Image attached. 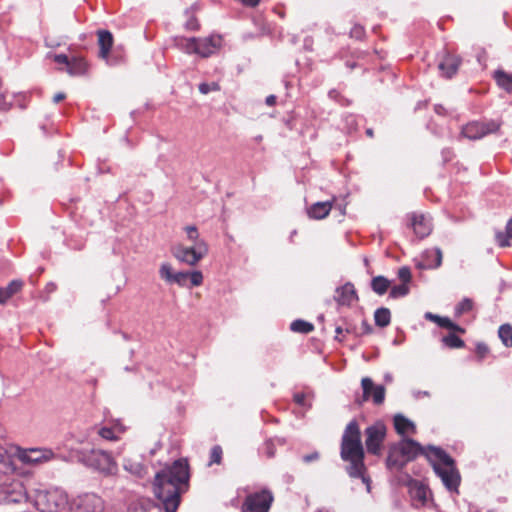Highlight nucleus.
<instances>
[{
  "instance_id": "1",
  "label": "nucleus",
  "mask_w": 512,
  "mask_h": 512,
  "mask_svg": "<svg viewBox=\"0 0 512 512\" xmlns=\"http://www.w3.org/2000/svg\"><path fill=\"white\" fill-rule=\"evenodd\" d=\"M16 456L22 463L39 465L55 458L51 449L6 446L5 439H0V503L10 505L26 501V493L22 483L15 478L16 470L13 457Z\"/></svg>"
},
{
  "instance_id": "2",
  "label": "nucleus",
  "mask_w": 512,
  "mask_h": 512,
  "mask_svg": "<svg viewBox=\"0 0 512 512\" xmlns=\"http://www.w3.org/2000/svg\"><path fill=\"white\" fill-rule=\"evenodd\" d=\"M189 479L188 463L186 460H176L171 466L158 472L154 481L155 496L161 505L134 506L129 512H176L180 503L182 486Z\"/></svg>"
},
{
  "instance_id": "3",
  "label": "nucleus",
  "mask_w": 512,
  "mask_h": 512,
  "mask_svg": "<svg viewBox=\"0 0 512 512\" xmlns=\"http://www.w3.org/2000/svg\"><path fill=\"white\" fill-rule=\"evenodd\" d=\"M341 458L350 462L348 473L351 477L367 479L364 476V450L360 438V430L356 421H351L344 431L341 443Z\"/></svg>"
},
{
  "instance_id": "4",
  "label": "nucleus",
  "mask_w": 512,
  "mask_h": 512,
  "mask_svg": "<svg viewBox=\"0 0 512 512\" xmlns=\"http://www.w3.org/2000/svg\"><path fill=\"white\" fill-rule=\"evenodd\" d=\"M184 230L186 231L187 239L193 244L189 247L183 246L181 244L175 246L173 248V255L179 261L190 266H195L208 254L209 247L206 241L200 238L196 226H186Z\"/></svg>"
},
{
  "instance_id": "5",
  "label": "nucleus",
  "mask_w": 512,
  "mask_h": 512,
  "mask_svg": "<svg viewBox=\"0 0 512 512\" xmlns=\"http://www.w3.org/2000/svg\"><path fill=\"white\" fill-rule=\"evenodd\" d=\"M432 455L438 460L434 463V471L441 478L443 484L450 491H457L460 483V475L455 468L454 460L444 450L430 447Z\"/></svg>"
},
{
  "instance_id": "6",
  "label": "nucleus",
  "mask_w": 512,
  "mask_h": 512,
  "mask_svg": "<svg viewBox=\"0 0 512 512\" xmlns=\"http://www.w3.org/2000/svg\"><path fill=\"white\" fill-rule=\"evenodd\" d=\"M80 461L105 476L116 475L118 471L117 462L105 450L91 449L79 452Z\"/></svg>"
},
{
  "instance_id": "7",
  "label": "nucleus",
  "mask_w": 512,
  "mask_h": 512,
  "mask_svg": "<svg viewBox=\"0 0 512 512\" xmlns=\"http://www.w3.org/2000/svg\"><path fill=\"white\" fill-rule=\"evenodd\" d=\"M67 504L68 496L59 488L38 490L34 496V505L40 512H61Z\"/></svg>"
},
{
  "instance_id": "8",
  "label": "nucleus",
  "mask_w": 512,
  "mask_h": 512,
  "mask_svg": "<svg viewBox=\"0 0 512 512\" xmlns=\"http://www.w3.org/2000/svg\"><path fill=\"white\" fill-rule=\"evenodd\" d=\"M104 501L95 493L78 495L70 504V512H103Z\"/></svg>"
},
{
  "instance_id": "9",
  "label": "nucleus",
  "mask_w": 512,
  "mask_h": 512,
  "mask_svg": "<svg viewBox=\"0 0 512 512\" xmlns=\"http://www.w3.org/2000/svg\"><path fill=\"white\" fill-rule=\"evenodd\" d=\"M361 387L363 394L361 397H357L355 402L358 405H362L372 397L375 405H381L385 399V388L382 385H375L371 378L363 377L361 380Z\"/></svg>"
},
{
  "instance_id": "10",
  "label": "nucleus",
  "mask_w": 512,
  "mask_h": 512,
  "mask_svg": "<svg viewBox=\"0 0 512 512\" xmlns=\"http://www.w3.org/2000/svg\"><path fill=\"white\" fill-rule=\"evenodd\" d=\"M273 496L271 492L263 490L258 493L250 494L246 497L242 506L243 512H268Z\"/></svg>"
},
{
  "instance_id": "11",
  "label": "nucleus",
  "mask_w": 512,
  "mask_h": 512,
  "mask_svg": "<svg viewBox=\"0 0 512 512\" xmlns=\"http://www.w3.org/2000/svg\"><path fill=\"white\" fill-rule=\"evenodd\" d=\"M366 434V448L369 453L379 454L381 445L386 436V427L382 422H376L365 430Z\"/></svg>"
},
{
  "instance_id": "12",
  "label": "nucleus",
  "mask_w": 512,
  "mask_h": 512,
  "mask_svg": "<svg viewBox=\"0 0 512 512\" xmlns=\"http://www.w3.org/2000/svg\"><path fill=\"white\" fill-rule=\"evenodd\" d=\"M499 128L500 124L496 121L471 122L462 128L461 134L470 140H477L497 132Z\"/></svg>"
},
{
  "instance_id": "13",
  "label": "nucleus",
  "mask_w": 512,
  "mask_h": 512,
  "mask_svg": "<svg viewBox=\"0 0 512 512\" xmlns=\"http://www.w3.org/2000/svg\"><path fill=\"white\" fill-rule=\"evenodd\" d=\"M222 38L218 35H211L205 38H196L195 54L201 57H209L221 46Z\"/></svg>"
},
{
  "instance_id": "14",
  "label": "nucleus",
  "mask_w": 512,
  "mask_h": 512,
  "mask_svg": "<svg viewBox=\"0 0 512 512\" xmlns=\"http://www.w3.org/2000/svg\"><path fill=\"white\" fill-rule=\"evenodd\" d=\"M461 58L457 55L445 53L438 63V70L442 77L452 78L458 71Z\"/></svg>"
},
{
  "instance_id": "15",
  "label": "nucleus",
  "mask_w": 512,
  "mask_h": 512,
  "mask_svg": "<svg viewBox=\"0 0 512 512\" xmlns=\"http://www.w3.org/2000/svg\"><path fill=\"white\" fill-rule=\"evenodd\" d=\"M410 220L414 233L420 239L427 237L431 233L432 226L430 220L427 219L423 214L413 213L410 216Z\"/></svg>"
},
{
  "instance_id": "16",
  "label": "nucleus",
  "mask_w": 512,
  "mask_h": 512,
  "mask_svg": "<svg viewBox=\"0 0 512 512\" xmlns=\"http://www.w3.org/2000/svg\"><path fill=\"white\" fill-rule=\"evenodd\" d=\"M358 299L354 285L350 282L336 289L335 300L339 305H351Z\"/></svg>"
},
{
  "instance_id": "17",
  "label": "nucleus",
  "mask_w": 512,
  "mask_h": 512,
  "mask_svg": "<svg viewBox=\"0 0 512 512\" xmlns=\"http://www.w3.org/2000/svg\"><path fill=\"white\" fill-rule=\"evenodd\" d=\"M404 458L409 462L421 452L420 445L412 439H402L396 444Z\"/></svg>"
},
{
  "instance_id": "18",
  "label": "nucleus",
  "mask_w": 512,
  "mask_h": 512,
  "mask_svg": "<svg viewBox=\"0 0 512 512\" xmlns=\"http://www.w3.org/2000/svg\"><path fill=\"white\" fill-rule=\"evenodd\" d=\"M97 34H98V44L100 47L99 56L102 59L107 60L109 52L113 45V36L107 30H99Z\"/></svg>"
},
{
  "instance_id": "19",
  "label": "nucleus",
  "mask_w": 512,
  "mask_h": 512,
  "mask_svg": "<svg viewBox=\"0 0 512 512\" xmlns=\"http://www.w3.org/2000/svg\"><path fill=\"white\" fill-rule=\"evenodd\" d=\"M442 251L440 248H434L432 250H427L423 253L424 263L423 268L427 269H435L441 266L442 264Z\"/></svg>"
},
{
  "instance_id": "20",
  "label": "nucleus",
  "mask_w": 512,
  "mask_h": 512,
  "mask_svg": "<svg viewBox=\"0 0 512 512\" xmlns=\"http://www.w3.org/2000/svg\"><path fill=\"white\" fill-rule=\"evenodd\" d=\"M394 427L398 434L404 436L408 434H414L416 427L414 423L401 414H397L394 417Z\"/></svg>"
},
{
  "instance_id": "21",
  "label": "nucleus",
  "mask_w": 512,
  "mask_h": 512,
  "mask_svg": "<svg viewBox=\"0 0 512 512\" xmlns=\"http://www.w3.org/2000/svg\"><path fill=\"white\" fill-rule=\"evenodd\" d=\"M407 462L408 461L404 458L398 446L396 444L393 445L389 450V454L386 460L388 468L401 469Z\"/></svg>"
},
{
  "instance_id": "22",
  "label": "nucleus",
  "mask_w": 512,
  "mask_h": 512,
  "mask_svg": "<svg viewBox=\"0 0 512 512\" xmlns=\"http://www.w3.org/2000/svg\"><path fill=\"white\" fill-rule=\"evenodd\" d=\"M332 203L330 201L325 202H317L314 203L309 209H308V215L310 218L313 219H324L326 216H328L329 212L331 211Z\"/></svg>"
},
{
  "instance_id": "23",
  "label": "nucleus",
  "mask_w": 512,
  "mask_h": 512,
  "mask_svg": "<svg viewBox=\"0 0 512 512\" xmlns=\"http://www.w3.org/2000/svg\"><path fill=\"white\" fill-rule=\"evenodd\" d=\"M123 468L135 477L143 478L146 474V468L138 459L125 458Z\"/></svg>"
},
{
  "instance_id": "24",
  "label": "nucleus",
  "mask_w": 512,
  "mask_h": 512,
  "mask_svg": "<svg viewBox=\"0 0 512 512\" xmlns=\"http://www.w3.org/2000/svg\"><path fill=\"white\" fill-rule=\"evenodd\" d=\"M22 286V281L13 280L6 288L0 289V304H5L14 294L21 290Z\"/></svg>"
},
{
  "instance_id": "25",
  "label": "nucleus",
  "mask_w": 512,
  "mask_h": 512,
  "mask_svg": "<svg viewBox=\"0 0 512 512\" xmlns=\"http://www.w3.org/2000/svg\"><path fill=\"white\" fill-rule=\"evenodd\" d=\"M174 45L183 50L185 53L192 54L195 53L196 47V38H186L183 36H176L173 39Z\"/></svg>"
},
{
  "instance_id": "26",
  "label": "nucleus",
  "mask_w": 512,
  "mask_h": 512,
  "mask_svg": "<svg viewBox=\"0 0 512 512\" xmlns=\"http://www.w3.org/2000/svg\"><path fill=\"white\" fill-rule=\"evenodd\" d=\"M54 61L57 62V63H60V64H65L67 66V72L70 74V75H79V74H82L86 71V63L85 61H79V64L81 65V67L79 68V70H75L71 65H70V60L68 59V57L64 54H58V55H54Z\"/></svg>"
},
{
  "instance_id": "27",
  "label": "nucleus",
  "mask_w": 512,
  "mask_h": 512,
  "mask_svg": "<svg viewBox=\"0 0 512 512\" xmlns=\"http://www.w3.org/2000/svg\"><path fill=\"white\" fill-rule=\"evenodd\" d=\"M390 285L391 282L384 276H376L371 280V288L378 295H384Z\"/></svg>"
},
{
  "instance_id": "28",
  "label": "nucleus",
  "mask_w": 512,
  "mask_h": 512,
  "mask_svg": "<svg viewBox=\"0 0 512 512\" xmlns=\"http://www.w3.org/2000/svg\"><path fill=\"white\" fill-rule=\"evenodd\" d=\"M94 429L97 435L103 440L116 442L120 439L116 431L110 426H96Z\"/></svg>"
},
{
  "instance_id": "29",
  "label": "nucleus",
  "mask_w": 512,
  "mask_h": 512,
  "mask_svg": "<svg viewBox=\"0 0 512 512\" xmlns=\"http://www.w3.org/2000/svg\"><path fill=\"white\" fill-rule=\"evenodd\" d=\"M494 78L497 84L503 88L504 90L510 92L512 91V75L508 74L502 70H497L494 73Z\"/></svg>"
},
{
  "instance_id": "30",
  "label": "nucleus",
  "mask_w": 512,
  "mask_h": 512,
  "mask_svg": "<svg viewBox=\"0 0 512 512\" xmlns=\"http://www.w3.org/2000/svg\"><path fill=\"white\" fill-rule=\"evenodd\" d=\"M375 324L379 327H386L390 324L391 314L388 308H378L374 313Z\"/></svg>"
},
{
  "instance_id": "31",
  "label": "nucleus",
  "mask_w": 512,
  "mask_h": 512,
  "mask_svg": "<svg viewBox=\"0 0 512 512\" xmlns=\"http://www.w3.org/2000/svg\"><path fill=\"white\" fill-rule=\"evenodd\" d=\"M505 230H506L505 233L504 232H497L496 233L497 243L501 247L509 246L510 245L509 239L512 240V218L509 219V221L507 222Z\"/></svg>"
},
{
  "instance_id": "32",
  "label": "nucleus",
  "mask_w": 512,
  "mask_h": 512,
  "mask_svg": "<svg viewBox=\"0 0 512 512\" xmlns=\"http://www.w3.org/2000/svg\"><path fill=\"white\" fill-rule=\"evenodd\" d=\"M290 329L295 333L308 334L314 330V326L310 322L298 319L291 323Z\"/></svg>"
},
{
  "instance_id": "33",
  "label": "nucleus",
  "mask_w": 512,
  "mask_h": 512,
  "mask_svg": "<svg viewBox=\"0 0 512 512\" xmlns=\"http://www.w3.org/2000/svg\"><path fill=\"white\" fill-rule=\"evenodd\" d=\"M499 338L506 347H512V326L503 324L498 330Z\"/></svg>"
},
{
  "instance_id": "34",
  "label": "nucleus",
  "mask_w": 512,
  "mask_h": 512,
  "mask_svg": "<svg viewBox=\"0 0 512 512\" xmlns=\"http://www.w3.org/2000/svg\"><path fill=\"white\" fill-rule=\"evenodd\" d=\"M411 494L413 498L417 499L421 504H424L427 500L428 490L424 485L415 483L411 487Z\"/></svg>"
},
{
  "instance_id": "35",
  "label": "nucleus",
  "mask_w": 512,
  "mask_h": 512,
  "mask_svg": "<svg viewBox=\"0 0 512 512\" xmlns=\"http://www.w3.org/2000/svg\"><path fill=\"white\" fill-rule=\"evenodd\" d=\"M442 342L448 348H462L465 346L464 341L454 333L444 336Z\"/></svg>"
},
{
  "instance_id": "36",
  "label": "nucleus",
  "mask_w": 512,
  "mask_h": 512,
  "mask_svg": "<svg viewBox=\"0 0 512 512\" xmlns=\"http://www.w3.org/2000/svg\"><path fill=\"white\" fill-rule=\"evenodd\" d=\"M175 271L169 263H163L159 269L160 277L169 284H173Z\"/></svg>"
},
{
  "instance_id": "37",
  "label": "nucleus",
  "mask_w": 512,
  "mask_h": 512,
  "mask_svg": "<svg viewBox=\"0 0 512 512\" xmlns=\"http://www.w3.org/2000/svg\"><path fill=\"white\" fill-rule=\"evenodd\" d=\"M438 326L442 327V328H446V329H449V330H452L454 332H458V333H464L465 330L455 324L454 322H452L448 317H440L439 319V322H438Z\"/></svg>"
},
{
  "instance_id": "38",
  "label": "nucleus",
  "mask_w": 512,
  "mask_h": 512,
  "mask_svg": "<svg viewBox=\"0 0 512 512\" xmlns=\"http://www.w3.org/2000/svg\"><path fill=\"white\" fill-rule=\"evenodd\" d=\"M408 293H409V286L407 284L402 283L400 285L393 286L390 290L389 296L391 298L396 299L399 297H404Z\"/></svg>"
},
{
  "instance_id": "39",
  "label": "nucleus",
  "mask_w": 512,
  "mask_h": 512,
  "mask_svg": "<svg viewBox=\"0 0 512 512\" xmlns=\"http://www.w3.org/2000/svg\"><path fill=\"white\" fill-rule=\"evenodd\" d=\"M222 460V448L218 445L214 446L210 452V462L212 464H220Z\"/></svg>"
},
{
  "instance_id": "40",
  "label": "nucleus",
  "mask_w": 512,
  "mask_h": 512,
  "mask_svg": "<svg viewBox=\"0 0 512 512\" xmlns=\"http://www.w3.org/2000/svg\"><path fill=\"white\" fill-rule=\"evenodd\" d=\"M473 308V301L469 298H464L456 307L457 314L469 312Z\"/></svg>"
},
{
  "instance_id": "41",
  "label": "nucleus",
  "mask_w": 512,
  "mask_h": 512,
  "mask_svg": "<svg viewBox=\"0 0 512 512\" xmlns=\"http://www.w3.org/2000/svg\"><path fill=\"white\" fill-rule=\"evenodd\" d=\"M220 90V86L218 83L216 82H212V83H201L199 85V91L200 93L202 94H208L209 92L211 91H218Z\"/></svg>"
},
{
  "instance_id": "42",
  "label": "nucleus",
  "mask_w": 512,
  "mask_h": 512,
  "mask_svg": "<svg viewBox=\"0 0 512 512\" xmlns=\"http://www.w3.org/2000/svg\"><path fill=\"white\" fill-rule=\"evenodd\" d=\"M188 279L190 280L192 286H200L203 282V274L198 270L189 272Z\"/></svg>"
},
{
  "instance_id": "43",
  "label": "nucleus",
  "mask_w": 512,
  "mask_h": 512,
  "mask_svg": "<svg viewBox=\"0 0 512 512\" xmlns=\"http://www.w3.org/2000/svg\"><path fill=\"white\" fill-rule=\"evenodd\" d=\"M411 277V271L408 267L404 266L398 270V278L402 281V283L408 285V283L411 280Z\"/></svg>"
},
{
  "instance_id": "44",
  "label": "nucleus",
  "mask_w": 512,
  "mask_h": 512,
  "mask_svg": "<svg viewBox=\"0 0 512 512\" xmlns=\"http://www.w3.org/2000/svg\"><path fill=\"white\" fill-rule=\"evenodd\" d=\"M189 277V272H176L173 283L179 285V286H186L187 280Z\"/></svg>"
},
{
  "instance_id": "45",
  "label": "nucleus",
  "mask_w": 512,
  "mask_h": 512,
  "mask_svg": "<svg viewBox=\"0 0 512 512\" xmlns=\"http://www.w3.org/2000/svg\"><path fill=\"white\" fill-rule=\"evenodd\" d=\"M110 427L116 431V433L119 435V437H121V435H123L127 430V427L122 423L121 420L112 421Z\"/></svg>"
},
{
  "instance_id": "46",
  "label": "nucleus",
  "mask_w": 512,
  "mask_h": 512,
  "mask_svg": "<svg viewBox=\"0 0 512 512\" xmlns=\"http://www.w3.org/2000/svg\"><path fill=\"white\" fill-rule=\"evenodd\" d=\"M488 352H489V349L485 344L480 343L476 346V354H477L479 360H482L483 358H485V356L488 354Z\"/></svg>"
},
{
  "instance_id": "47",
  "label": "nucleus",
  "mask_w": 512,
  "mask_h": 512,
  "mask_svg": "<svg viewBox=\"0 0 512 512\" xmlns=\"http://www.w3.org/2000/svg\"><path fill=\"white\" fill-rule=\"evenodd\" d=\"M351 37L361 39L364 36V29L362 26L355 25L350 31Z\"/></svg>"
},
{
  "instance_id": "48",
  "label": "nucleus",
  "mask_w": 512,
  "mask_h": 512,
  "mask_svg": "<svg viewBox=\"0 0 512 512\" xmlns=\"http://www.w3.org/2000/svg\"><path fill=\"white\" fill-rule=\"evenodd\" d=\"M185 28L187 30L196 31L199 29V23L196 18L191 17L186 23Z\"/></svg>"
},
{
  "instance_id": "49",
  "label": "nucleus",
  "mask_w": 512,
  "mask_h": 512,
  "mask_svg": "<svg viewBox=\"0 0 512 512\" xmlns=\"http://www.w3.org/2000/svg\"><path fill=\"white\" fill-rule=\"evenodd\" d=\"M318 458H319V453L318 452H313L311 454L303 456V461L306 462V463H310L312 461L317 460Z\"/></svg>"
},
{
  "instance_id": "50",
  "label": "nucleus",
  "mask_w": 512,
  "mask_h": 512,
  "mask_svg": "<svg viewBox=\"0 0 512 512\" xmlns=\"http://www.w3.org/2000/svg\"><path fill=\"white\" fill-rule=\"evenodd\" d=\"M241 2L244 6L247 7H255L259 4L260 0H238Z\"/></svg>"
},
{
  "instance_id": "51",
  "label": "nucleus",
  "mask_w": 512,
  "mask_h": 512,
  "mask_svg": "<svg viewBox=\"0 0 512 512\" xmlns=\"http://www.w3.org/2000/svg\"><path fill=\"white\" fill-rule=\"evenodd\" d=\"M294 401L299 405L305 404V394L303 393H297L294 395Z\"/></svg>"
},
{
  "instance_id": "52",
  "label": "nucleus",
  "mask_w": 512,
  "mask_h": 512,
  "mask_svg": "<svg viewBox=\"0 0 512 512\" xmlns=\"http://www.w3.org/2000/svg\"><path fill=\"white\" fill-rule=\"evenodd\" d=\"M266 454L270 458L273 457L275 454L273 444L270 441L266 442Z\"/></svg>"
},
{
  "instance_id": "53",
  "label": "nucleus",
  "mask_w": 512,
  "mask_h": 512,
  "mask_svg": "<svg viewBox=\"0 0 512 512\" xmlns=\"http://www.w3.org/2000/svg\"><path fill=\"white\" fill-rule=\"evenodd\" d=\"M440 317H441V316H439V315H435V314H433V313H431V312H428V313H426V314H425V318H426V319H429V320H431V321H433V322H435V323H437V324H438V322H439Z\"/></svg>"
},
{
  "instance_id": "54",
  "label": "nucleus",
  "mask_w": 512,
  "mask_h": 512,
  "mask_svg": "<svg viewBox=\"0 0 512 512\" xmlns=\"http://www.w3.org/2000/svg\"><path fill=\"white\" fill-rule=\"evenodd\" d=\"M65 97H66V96H65V94L60 92V93H57V94H55V95H54V97H53V101H54L55 103H59L60 101H62L63 99H65Z\"/></svg>"
},
{
  "instance_id": "55",
  "label": "nucleus",
  "mask_w": 512,
  "mask_h": 512,
  "mask_svg": "<svg viewBox=\"0 0 512 512\" xmlns=\"http://www.w3.org/2000/svg\"><path fill=\"white\" fill-rule=\"evenodd\" d=\"M266 104L269 105V106H273L275 103H276V96L274 95H269L266 100H265Z\"/></svg>"
},
{
  "instance_id": "56",
  "label": "nucleus",
  "mask_w": 512,
  "mask_h": 512,
  "mask_svg": "<svg viewBox=\"0 0 512 512\" xmlns=\"http://www.w3.org/2000/svg\"><path fill=\"white\" fill-rule=\"evenodd\" d=\"M79 61H84L83 59H74L73 61H70V65L75 69L79 70L81 65L79 64Z\"/></svg>"
},
{
  "instance_id": "57",
  "label": "nucleus",
  "mask_w": 512,
  "mask_h": 512,
  "mask_svg": "<svg viewBox=\"0 0 512 512\" xmlns=\"http://www.w3.org/2000/svg\"><path fill=\"white\" fill-rule=\"evenodd\" d=\"M435 111H436L438 114H443V113H444V108H443L441 105H436V106H435Z\"/></svg>"
},
{
  "instance_id": "58",
  "label": "nucleus",
  "mask_w": 512,
  "mask_h": 512,
  "mask_svg": "<svg viewBox=\"0 0 512 512\" xmlns=\"http://www.w3.org/2000/svg\"><path fill=\"white\" fill-rule=\"evenodd\" d=\"M335 332L337 335H340L343 332V329L341 327H337ZM336 338H338V336H336Z\"/></svg>"
},
{
  "instance_id": "59",
  "label": "nucleus",
  "mask_w": 512,
  "mask_h": 512,
  "mask_svg": "<svg viewBox=\"0 0 512 512\" xmlns=\"http://www.w3.org/2000/svg\"><path fill=\"white\" fill-rule=\"evenodd\" d=\"M366 134L369 136V137H372L373 136V130L371 128L367 129L366 130Z\"/></svg>"
},
{
  "instance_id": "60",
  "label": "nucleus",
  "mask_w": 512,
  "mask_h": 512,
  "mask_svg": "<svg viewBox=\"0 0 512 512\" xmlns=\"http://www.w3.org/2000/svg\"><path fill=\"white\" fill-rule=\"evenodd\" d=\"M364 264L368 265V259H364Z\"/></svg>"
}]
</instances>
